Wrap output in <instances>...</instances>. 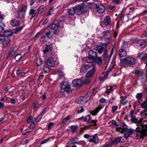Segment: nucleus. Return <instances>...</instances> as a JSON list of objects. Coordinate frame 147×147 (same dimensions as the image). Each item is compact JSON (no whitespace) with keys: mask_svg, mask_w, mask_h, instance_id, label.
<instances>
[{"mask_svg":"<svg viewBox=\"0 0 147 147\" xmlns=\"http://www.w3.org/2000/svg\"><path fill=\"white\" fill-rule=\"evenodd\" d=\"M138 126L135 130L136 135L138 138H142L147 136V124L143 125L141 122H138L136 123Z\"/></svg>","mask_w":147,"mask_h":147,"instance_id":"1","label":"nucleus"},{"mask_svg":"<svg viewBox=\"0 0 147 147\" xmlns=\"http://www.w3.org/2000/svg\"><path fill=\"white\" fill-rule=\"evenodd\" d=\"M136 59L132 56H129L120 60L121 65L124 67L126 66H132L136 62Z\"/></svg>","mask_w":147,"mask_h":147,"instance_id":"2","label":"nucleus"},{"mask_svg":"<svg viewBox=\"0 0 147 147\" xmlns=\"http://www.w3.org/2000/svg\"><path fill=\"white\" fill-rule=\"evenodd\" d=\"M96 57V52L92 50L88 52V56L87 58L86 61L88 63H92Z\"/></svg>","mask_w":147,"mask_h":147,"instance_id":"3","label":"nucleus"},{"mask_svg":"<svg viewBox=\"0 0 147 147\" xmlns=\"http://www.w3.org/2000/svg\"><path fill=\"white\" fill-rule=\"evenodd\" d=\"M107 45L106 43L101 44L98 48V52L99 54H101L102 52H105L104 57L105 58L107 57V52L106 49Z\"/></svg>","mask_w":147,"mask_h":147,"instance_id":"4","label":"nucleus"},{"mask_svg":"<svg viewBox=\"0 0 147 147\" xmlns=\"http://www.w3.org/2000/svg\"><path fill=\"white\" fill-rule=\"evenodd\" d=\"M10 42V40L8 37L1 36V38H0V44L1 43L4 48L6 47Z\"/></svg>","mask_w":147,"mask_h":147,"instance_id":"5","label":"nucleus"},{"mask_svg":"<svg viewBox=\"0 0 147 147\" xmlns=\"http://www.w3.org/2000/svg\"><path fill=\"white\" fill-rule=\"evenodd\" d=\"M60 87L61 89L65 91L69 92L71 90L69 83L67 81H64L60 84Z\"/></svg>","mask_w":147,"mask_h":147,"instance_id":"6","label":"nucleus"},{"mask_svg":"<svg viewBox=\"0 0 147 147\" xmlns=\"http://www.w3.org/2000/svg\"><path fill=\"white\" fill-rule=\"evenodd\" d=\"M75 13L78 15L81 14L84 11V8L82 6L77 5L74 7Z\"/></svg>","mask_w":147,"mask_h":147,"instance_id":"7","label":"nucleus"},{"mask_svg":"<svg viewBox=\"0 0 147 147\" xmlns=\"http://www.w3.org/2000/svg\"><path fill=\"white\" fill-rule=\"evenodd\" d=\"M86 96H81L80 98L76 99V102L78 104H84L85 103L87 100L86 98Z\"/></svg>","mask_w":147,"mask_h":147,"instance_id":"8","label":"nucleus"},{"mask_svg":"<svg viewBox=\"0 0 147 147\" xmlns=\"http://www.w3.org/2000/svg\"><path fill=\"white\" fill-rule=\"evenodd\" d=\"M95 8L97 11L100 13H103L105 10V8L104 5L100 4L96 5Z\"/></svg>","mask_w":147,"mask_h":147,"instance_id":"9","label":"nucleus"},{"mask_svg":"<svg viewBox=\"0 0 147 147\" xmlns=\"http://www.w3.org/2000/svg\"><path fill=\"white\" fill-rule=\"evenodd\" d=\"M136 45L140 48L143 49L146 47V44L144 40L140 39L137 41Z\"/></svg>","mask_w":147,"mask_h":147,"instance_id":"10","label":"nucleus"},{"mask_svg":"<svg viewBox=\"0 0 147 147\" xmlns=\"http://www.w3.org/2000/svg\"><path fill=\"white\" fill-rule=\"evenodd\" d=\"M17 49V47L11 48L8 53L7 58H9L13 56L15 54Z\"/></svg>","mask_w":147,"mask_h":147,"instance_id":"11","label":"nucleus"},{"mask_svg":"<svg viewBox=\"0 0 147 147\" xmlns=\"http://www.w3.org/2000/svg\"><path fill=\"white\" fill-rule=\"evenodd\" d=\"M59 27V22L57 20H55L51 25V29L55 31H57L58 30Z\"/></svg>","mask_w":147,"mask_h":147,"instance_id":"12","label":"nucleus"},{"mask_svg":"<svg viewBox=\"0 0 147 147\" xmlns=\"http://www.w3.org/2000/svg\"><path fill=\"white\" fill-rule=\"evenodd\" d=\"M88 140L90 142L96 144L97 143V141H98V138L96 136V134H95L91 136L90 138L88 139Z\"/></svg>","mask_w":147,"mask_h":147,"instance_id":"13","label":"nucleus"},{"mask_svg":"<svg viewBox=\"0 0 147 147\" xmlns=\"http://www.w3.org/2000/svg\"><path fill=\"white\" fill-rule=\"evenodd\" d=\"M82 83V81L79 79H77L73 81V85L74 87H80Z\"/></svg>","mask_w":147,"mask_h":147,"instance_id":"14","label":"nucleus"},{"mask_svg":"<svg viewBox=\"0 0 147 147\" xmlns=\"http://www.w3.org/2000/svg\"><path fill=\"white\" fill-rule=\"evenodd\" d=\"M96 70V67L93 66L92 69L87 72L86 75V78H89L91 76L94 74Z\"/></svg>","mask_w":147,"mask_h":147,"instance_id":"15","label":"nucleus"},{"mask_svg":"<svg viewBox=\"0 0 147 147\" xmlns=\"http://www.w3.org/2000/svg\"><path fill=\"white\" fill-rule=\"evenodd\" d=\"M53 49L52 45L50 43H49V44L47 45L45 49L43 51L44 53L45 54L47 53L51 52Z\"/></svg>","mask_w":147,"mask_h":147,"instance_id":"16","label":"nucleus"},{"mask_svg":"<svg viewBox=\"0 0 147 147\" xmlns=\"http://www.w3.org/2000/svg\"><path fill=\"white\" fill-rule=\"evenodd\" d=\"M134 131L131 128L129 129L128 130L126 131L127 132L124 134L123 137L125 139H127L131 135H132Z\"/></svg>","mask_w":147,"mask_h":147,"instance_id":"17","label":"nucleus"},{"mask_svg":"<svg viewBox=\"0 0 147 147\" xmlns=\"http://www.w3.org/2000/svg\"><path fill=\"white\" fill-rule=\"evenodd\" d=\"M102 108V106L99 105L94 110L90 111V113L93 116L95 115Z\"/></svg>","mask_w":147,"mask_h":147,"instance_id":"18","label":"nucleus"},{"mask_svg":"<svg viewBox=\"0 0 147 147\" xmlns=\"http://www.w3.org/2000/svg\"><path fill=\"white\" fill-rule=\"evenodd\" d=\"M78 138L77 137H74L71 139L68 143L70 144H80V143L78 142Z\"/></svg>","mask_w":147,"mask_h":147,"instance_id":"19","label":"nucleus"},{"mask_svg":"<svg viewBox=\"0 0 147 147\" xmlns=\"http://www.w3.org/2000/svg\"><path fill=\"white\" fill-rule=\"evenodd\" d=\"M46 64L48 66L53 67L55 65V63L52 59L49 58L47 59L46 61Z\"/></svg>","mask_w":147,"mask_h":147,"instance_id":"20","label":"nucleus"},{"mask_svg":"<svg viewBox=\"0 0 147 147\" xmlns=\"http://www.w3.org/2000/svg\"><path fill=\"white\" fill-rule=\"evenodd\" d=\"M127 55L126 51L122 49H121L119 50V55L120 57H125Z\"/></svg>","mask_w":147,"mask_h":147,"instance_id":"21","label":"nucleus"},{"mask_svg":"<svg viewBox=\"0 0 147 147\" xmlns=\"http://www.w3.org/2000/svg\"><path fill=\"white\" fill-rule=\"evenodd\" d=\"M107 72H104L102 74V76H100L99 78V80L100 81H103L108 76V73L109 72V71H107Z\"/></svg>","mask_w":147,"mask_h":147,"instance_id":"22","label":"nucleus"},{"mask_svg":"<svg viewBox=\"0 0 147 147\" xmlns=\"http://www.w3.org/2000/svg\"><path fill=\"white\" fill-rule=\"evenodd\" d=\"M12 34V32L10 31L6 30L3 32V36H3L5 37H8L11 36Z\"/></svg>","mask_w":147,"mask_h":147,"instance_id":"23","label":"nucleus"},{"mask_svg":"<svg viewBox=\"0 0 147 147\" xmlns=\"http://www.w3.org/2000/svg\"><path fill=\"white\" fill-rule=\"evenodd\" d=\"M72 119V117L71 115H68L66 117L62 119V123L64 124H65L68 121Z\"/></svg>","mask_w":147,"mask_h":147,"instance_id":"24","label":"nucleus"},{"mask_svg":"<svg viewBox=\"0 0 147 147\" xmlns=\"http://www.w3.org/2000/svg\"><path fill=\"white\" fill-rule=\"evenodd\" d=\"M111 22L110 18L109 17L107 16L104 19V23L106 26L109 25Z\"/></svg>","mask_w":147,"mask_h":147,"instance_id":"25","label":"nucleus"},{"mask_svg":"<svg viewBox=\"0 0 147 147\" xmlns=\"http://www.w3.org/2000/svg\"><path fill=\"white\" fill-rule=\"evenodd\" d=\"M90 67V66L89 64H84L82 66V69L83 71L84 72H85L86 71L89 69Z\"/></svg>","mask_w":147,"mask_h":147,"instance_id":"26","label":"nucleus"},{"mask_svg":"<svg viewBox=\"0 0 147 147\" xmlns=\"http://www.w3.org/2000/svg\"><path fill=\"white\" fill-rule=\"evenodd\" d=\"M36 14L35 11L34 9H31L30 10L29 12V15L31 16V19H32L34 17Z\"/></svg>","mask_w":147,"mask_h":147,"instance_id":"27","label":"nucleus"},{"mask_svg":"<svg viewBox=\"0 0 147 147\" xmlns=\"http://www.w3.org/2000/svg\"><path fill=\"white\" fill-rule=\"evenodd\" d=\"M34 61L37 65L38 66L41 65L42 63V61L40 58L36 59Z\"/></svg>","mask_w":147,"mask_h":147,"instance_id":"28","label":"nucleus"},{"mask_svg":"<svg viewBox=\"0 0 147 147\" xmlns=\"http://www.w3.org/2000/svg\"><path fill=\"white\" fill-rule=\"evenodd\" d=\"M92 63H96L99 65H100L102 63V60L100 57H96Z\"/></svg>","mask_w":147,"mask_h":147,"instance_id":"29","label":"nucleus"},{"mask_svg":"<svg viewBox=\"0 0 147 147\" xmlns=\"http://www.w3.org/2000/svg\"><path fill=\"white\" fill-rule=\"evenodd\" d=\"M10 23L13 26H16L19 24V22L15 19L11 20Z\"/></svg>","mask_w":147,"mask_h":147,"instance_id":"30","label":"nucleus"},{"mask_svg":"<svg viewBox=\"0 0 147 147\" xmlns=\"http://www.w3.org/2000/svg\"><path fill=\"white\" fill-rule=\"evenodd\" d=\"M23 28V26H20L19 27L16 28L14 30V33L15 34H17L20 32L21 30Z\"/></svg>","mask_w":147,"mask_h":147,"instance_id":"31","label":"nucleus"},{"mask_svg":"<svg viewBox=\"0 0 147 147\" xmlns=\"http://www.w3.org/2000/svg\"><path fill=\"white\" fill-rule=\"evenodd\" d=\"M68 13L70 15H72L75 13L74 7L68 10Z\"/></svg>","mask_w":147,"mask_h":147,"instance_id":"32","label":"nucleus"},{"mask_svg":"<svg viewBox=\"0 0 147 147\" xmlns=\"http://www.w3.org/2000/svg\"><path fill=\"white\" fill-rule=\"evenodd\" d=\"M47 39L48 38L45 35H43L40 38V41L41 43L43 44L47 41Z\"/></svg>","mask_w":147,"mask_h":147,"instance_id":"33","label":"nucleus"},{"mask_svg":"<svg viewBox=\"0 0 147 147\" xmlns=\"http://www.w3.org/2000/svg\"><path fill=\"white\" fill-rule=\"evenodd\" d=\"M146 56L145 54L143 52L140 53L138 54V57L141 59H144Z\"/></svg>","mask_w":147,"mask_h":147,"instance_id":"34","label":"nucleus"},{"mask_svg":"<svg viewBox=\"0 0 147 147\" xmlns=\"http://www.w3.org/2000/svg\"><path fill=\"white\" fill-rule=\"evenodd\" d=\"M44 8V6L42 5L37 9V12L38 14H41L42 13Z\"/></svg>","mask_w":147,"mask_h":147,"instance_id":"35","label":"nucleus"},{"mask_svg":"<svg viewBox=\"0 0 147 147\" xmlns=\"http://www.w3.org/2000/svg\"><path fill=\"white\" fill-rule=\"evenodd\" d=\"M88 78H86L84 79H82V83L84 84H88L90 82V80Z\"/></svg>","mask_w":147,"mask_h":147,"instance_id":"36","label":"nucleus"},{"mask_svg":"<svg viewBox=\"0 0 147 147\" xmlns=\"http://www.w3.org/2000/svg\"><path fill=\"white\" fill-rule=\"evenodd\" d=\"M16 74L18 76L21 77H23L24 76L25 74L21 72L20 70H18L17 71Z\"/></svg>","mask_w":147,"mask_h":147,"instance_id":"37","label":"nucleus"},{"mask_svg":"<svg viewBox=\"0 0 147 147\" xmlns=\"http://www.w3.org/2000/svg\"><path fill=\"white\" fill-rule=\"evenodd\" d=\"M45 114V111H43L42 113L38 115L36 119L37 122H38L41 119L42 116Z\"/></svg>","mask_w":147,"mask_h":147,"instance_id":"38","label":"nucleus"},{"mask_svg":"<svg viewBox=\"0 0 147 147\" xmlns=\"http://www.w3.org/2000/svg\"><path fill=\"white\" fill-rule=\"evenodd\" d=\"M27 9V7L25 5H23L20 8V14L22 13V12H24V13H25Z\"/></svg>","mask_w":147,"mask_h":147,"instance_id":"39","label":"nucleus"},{"mask_svg":"<svg viewBox=\"0 0 147 147\" xmlns=\"http://www.w3.org/2000/svg\"><path fill=\"white\" fill-rule=\"evenodd\" d=\"M78 127L77 125H72L71 126V129L73 132H75L76 131Z\"/></svg>","mask_w":147,"mask_h":147,"instance_id":"40","label":"nucleus"},{"mask_svg":"<svg viewBox=\"0 0 147 147\" xmlns=\"http://www.w3.org/2000/svg\"><path fill=\"white\" fill-rule=\"evenodd\" d=\"M122 137H117L115 138L113 141V143H114L117 144L121 140V139Z\"/></svg>","mask_w":147,"mask_h":147,"instance_id":"41","label":"nucleus"},{"mask_svg":"<svg viewBox=\"0 0 147 147\" xmlns=\"http://www.w3.org/2000/svg\"><path fill=\"white\" fill-rule=\"evenodd\" d=\"M45 36L48 38H51L52 37V34L50 31H49L45 33Z\"/></svg>","mask_w":147,"mask_h":147,"instance_id":"42","label":"nucleus"},{"mask_svg":"<svg viewBox=\"0 0 147 147\" xmlns=\"http://www.w3.org/2000/svg\"><path fill=\"white\" fill-rule=\"evenodd\" d=\"M22 57V56L20 54H18L16 55L15 57V59L17 61H19Z\"/></svg>","mask_w":147,"mask_h":147,"instance_id":"43","label":"nucleus"},{"mask_svg":"<svg viewBox=\"0 0 147 147\" xmlns=\"http://www.w3.org/2000/svg\"><path fill=\"white\" fill-rule=\"evenodd\" d=\"M133 73L136 75L138 76L140 73V71L138 69H135L133 71Z\"/></svg>","mask_w":147,"mask_h":147,"instance_id":"44","label":"nucleus"},{"mask_svg":"<svg viewBox=\"0 0 147 147\" xmlns=\"http://www.w3.org/2000/svg\"><path fill=\"white\" fill-rule=\"evenodd\" d=\"M136 96V98L138 99H140L142 97V94L141 93H137Z\"/></svg>","mask_w":147,"mask_h":147,"instance_id":"45","label":"nucleus"},{"mask_svg":"<svg viewBox=\"0 0 147 147\" xmlns=\"http://www.w3.org/2000/svg\"><path fill=\"white\" fill-rule=\"evenodd\" d=\"M123 130L125 132H126L129 129L127 127V125L125 124V123H123Z\"/></svg>","mask_w":147,"mask_h":147,"instance_id":"46","label":"nucleus"},{"mask_svg":"<svg viewBox=\"0 0 147 147\" xmlns=\"http://www.w3.org/2000/svg\"><path fill=\"white\" fill-rule=\"evenodd\" d=\"M112 88L111 86L108 87L106 90V92L107 94H109L112 90Z\"/></svg>","mask_w":147,"mask_h":147,"instance_id":"47","label":"nucleus"},{"mask_svg":"<svg viewBox=\"0 0 147 147\" xmlns=\"http://www.w3.org/2000/svg\"><path fill=\"white\" fill-rule=\"evenodd\" d=\"M22 13L20 14V11L18 14V16L20 18H23L24 16L25 13L22 12Z\"/></svg>","mask_w":147,"mask_h":147,"instance_id":"48","label":"nucleus"},{"mask_svg":"<svg viewBox=\"0 0 147 147\" xmlns=\"http://www.w3.org/2000/svg\"><path fill=\"white\" fill-rule=\"evenodd\" d=\"M53 11V7H51L49 9V11L47 14L48 15H51L52 14V13Z\"/></svg>","mask_w":147,"mask_h":147,"instance_id":"49","label":"nucleus"},{"mask_svg":"<svg viewBox=\"0 0 147 147\" xmlns=\"http://www.w3.org/2000/svg\"><path fill=\"white\" fill-rule=\"evenodd\" d=\"M91 116L90 115H87V116L84 118V121H86L87 120L88 121H89L91 119Z\"/></svg>","mask_w":147,"mask_h":147,"instance_id":"50","label":"nucleus"},{"mask_svg":"<svg viewBox=\"0 0 147 147\" xmlns=\"http://www.w3.org/2000/svg\"><path fill=\"white\" fill-rule=\"evenodd\" d=\"M118 107L117 106H113L112 107V110L113 112H115L117 109Z\"/></svg>","mask_w":147,"mask_h":147,"instance_id":"51","label":"nucleus"},{"mask_svg":"<svg viewBox=\"0 0 147 147\" xmlns=\"http://www.w3.org/2000/svg\"><path fill=\"white\" fill-rule=\"evenodd\" d=\"M54 125V123L52 122H50L48 125V128L49 129H50L51 128V127H52Z\"/></svg>","mask_w":147,"mask_h":147,"instance_id":"52","label":"nucleus"},{"mask_svg":"<svg viewBox=\"0 0 147 147\" xmlns=\"http://www.w3.org/2000/svg\"><path fill=\"white\" fill-rule=\"evenodd\" d=\"M84 138H86V139H89L91 137V136L87 134H85L84 135Z\"/></svg>","mask_w":147,"mask_h":147,"instance_id":"53","label":"nucleus"},{"mask_svg":"<svg viewBox=\"0 0 147 147\" xmlns=\"http://www.w3.org/2000/svg\"><path fill=\"white\" fill-rule=\"evenodd\" d=\"M107 101V100L102 98H101L99 100L100 102L101 103H104L106 102Z\"/></svg>","mask_w":147,"mask_h":147,"instance_id":"54","label":"nucleus"},{"mask_svg":"<svg viewBox=\"0 0 147 147\" xmlns=\"http://www.w3.org/2000/svg\"><path fill=\"white\" fill-rule=\"evenodd\" d=\"M84 111V109L82 107L80 110H78L77 111V113L78 114H79L81 113H82Z\"/></svg>","mask_w":147,"mask_h":147,"instance_id":"55","label":"nucleus"},{"mask_svg":"<svg viewBox=\"0 0 147 147\" xmlns=\"http://www.w3.org/2000/svg\"><path fill=\"white\" fill-rule=\"evenodd\" d=\"M49 139H47L43 140L40 143V144H44L46 143L49 140Z\"/></svg>","mask_w":147,"mask_h":147,"instance_id":"56","label":"nucleus"},{"mask_svg":"<svg viewBox=\"0 0 147 147\" xmlns=\"http://www.w3.org/2000/svg\"><path fill=\"white\" fill-rule=\"evenodd\" d=\"M112 123L113 124H114L115 125L117 126H119V124L116 122V121L114 120H113L112 121Z\"/></svg>","mask_w":147,"mask_h":147,"instance_id":"57","label":"nucleus"},{"mask_svg":"<svg viewBox=\"0 0 147 147\" xmlns=\"http://www.w3.org/2000/svg\"><path fill=\"white\" fill-rule=\"evenodd\" d=\"M10 102L11 104L14 105L16 104L15 100L13 98H12L10 100Z\"/></svg>","mask_w":147,"mask_h":147,"instance_id":"58","label":"nucleus"},{"mask_svg":"<svg viewBox=\"0 0 147 147\" xmlns=\"http://www.w3.org/2000/svg\"><path fill=\"white\" fill-rule=\"evenodd\" d=\"M117 131L120 133H123L124 131L123 129L121 128H118L117 129Z\"/></svg>","mask_w":147,"mask_h":147,"instance_id":"59","label":"nucleus"},{"mask_svg":"<svg viewBox=\"0 0 147 147\" xmlns=\"http://www.w3.org/2000/svg\"><path fill=\"white\" fill-rule=\"evenodd\" d=\"M5 27V25L3 23L1 22H0V27L2 29H3Z\"/></svg>","mask_w":147,"mask_h":147,"instance_id":"60","label":"nucleus"},{"mask_svg":"<svg viewBox=\"0 0 147 147\" xmlns=\"http://www.w3.org/2000/svg\"><path fill=\"white\" fill-rule=\"evenodd\" d=\"M110 146V144H106L102 145L101 147H109Z\"/></svg>","mask_w":147,"mask_h":147,"instance_id":"61","label":"nucleus"},{"mask_svg":"<svg viewBox=\"0 0 147 147\" xmlns=\"http://www.w3.org/2000/svg\"><path fill=\"white\" fill-rule=\"evenodd\" d=\"M115 2L116 3L120 4L121 3V0H114Z\"/></svg>","mask_w":147,"mask_h":147,"instance_id":"62","label":"nucleus"},{"mask_svg":"<svg viewBox=\"0 0 147 147\" xmlns=\"http://www.w3.org/2000/svg\"><path fill=\"white\" fill-rule=\"evenodd\" d=\"M109 33L108 31H104L102 32V34L104 36H107V35Z\"/></svg>","mask_w":147,"mask_h":147,"instance_id":"63","label":"nucleus"},{"mask_svg":"<svg viewBox=\"0 0 147 147\" xmlns=\"http://www.w3.org/2000/svg\"><path fill=\"white\" fill-rule=\"evenodd\" d=\"M96 121L95 120H92L91 122L95 126L96 125Z\"/></svg>","mask_w":147,"mask_h":147,"instance_id":"64","label":"nucleus"}]
</instances>
